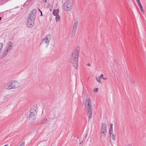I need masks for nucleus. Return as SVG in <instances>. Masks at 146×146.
<instances>
[{
	"mask_svg": "<svg viewBox=\"0 0 146 146\" xmlns=\"http://www.w3.org/2000/svg\"><path fill=\"white\" fill-rule=\"evenodd\" d=\"M80 51V48L78 46L76 47L72 53L69 60V62L73 65L76 69H77L78 67V59Z\"/></svg>",
	"mask_w": 146,
	"mask_h": 146,
	"instance_id": "f257e3e1",
	"label": "nucleus"
},
{
	"mask_svg": "<svg viewBox=\"0 0 146 146\" xmlns=\"http://www.w3.org/2000/svg\"><path fill=\"white\" fill-rule=\"evenodd\" d=\"M36 11V9H33L29 14L27 23V26L29 28L32 27L34 25Z\"/></svg>",
	"mask_w": 146,
	"mask_h": 146,
	"instance_id": "f03ea898",
	"label": "nucleus"
},
{
	"mask_svg": "<svg viewBox=\"0 0 146 146\" xmlns=\"http://www.w3.org/2000/svg\"><path fill=\"white\" fill-rule=\"evenodd\" d=\"M13 46V44L12 42L9 41L7 43L5 49L4 50L3 54L1 55V58L4 57L11 52Z\"/></svg>",
	"mask_w": 146,
	"mask_h": 146,
	"instance_id": "7ed1b4c3",
	"label": "nucleus"
},
{
	"mask_svg": "<svg viewBox=\"0 0 146 146\" xmlns=\"http://www.w3.org/2000/svg\"><path fill=\"white\" fill-rule=\"evenodd\" d=\"M73 1L72 0H68L64 2L63 4L64 10L66 11H69L72 8Z\"/></svg>",
	"mask_w": 146,
	"mask_h": 146,
	"instance_id": "20e7f679",
	"label": "nucleus"
},
{
	"mask_svg": "<svg viewBox=\"0 0 146 146\" xmlns=\"http://www.w3.org/2000/svg\"><path fill=\"white\" fill-rule=\"evenodd\" d=\"M52 38V36L50 34H48L46 35L42 40V43L45 44L46 47H47L49 44Z\"/></svg>",
	"mask_w": 146,
	"mask_h": 146,
	"instance_id": "39448f33",
	"label": "nucleus"
},
{
	"mask_svg": "<svg viewBox=\"0 0 146 146\" xmlns=\"http://www.w3.org/2000/svg\"><path fill=\"white\" fill-rule=\"evenodd\" d=\"M9 84L7 88V89H15L18 86V83L15 80L11 81Z\"/></svg>",
	"mask_w": 146,
	"mask_h": 146,
	"instance_id": "423d86ee",
	"label": "nucleus"
},
{
	"mask_svg": "<svg viewBox=\"0 0 146 146\" xmlns=\"http://www.w3.org/2000/svg\"><path fill=\"white\" fill-rule=\"evenodd\" d=\"M37 111L36 108H31L30 110L29 118L34 119L36 115Z\"/></svg>",
	"mask_w": 146,
	"mask_h": 146,
	"instance_id": "0eeeda50",
	"label": "nucleus"
},
{
	"mask_svg": "<svg viewBox=\"0 0 146 146\" xmlns=\"http://www.w3.org/2000/svg\"><path fill=\"white\" fill-rule=\"evenodd\" d=\"M85 105L87 109L92 108L91 100L90 98H88L86 99Z\"/></svg>",
	"mask_w": 146,
	"mask_h": 146,
	"instance_id": "6e6552de",
	"label": "nucleus"
},
{
	"mask_svg": "<svg viewBox=\"0 0 146 146\" xmlns=\"http://www.w3.org/2000/svg\"><path fill=\"white\" fill-rule=\"evenodd\" d=\"M86 111L87 116L89 119H91L92 117V108H88L86 109Z\"/></svg>",
	"mask_w": 146,
	"mask_h": 146,
	"instance_id": "1a4fd4ad",
	"label": "nucleus"
},
{
	"mask_svg": "<svg viewBox=\"0 0 146 146\" xmlns=\"http://www.w3.org/2000/svg\"><path fill=\"white\" fill-rule=\"evenodd\" d=\"M101 131H107V126L105 123H103L101 125Z\"/></svg>",
	"mask_w": 146,
	"mask_h": 146,
	"instance_id": "9d476101",
	"label": "nucleus"
},
{
	"mask_svg": "<svg viewBox=\"0 0 146 146\" xmlns=\"http://www.w3.org/2000/svg\"><path fill=\"white\" fill-rule=\"evenodd\" d=\"M78 22L77 21H75L73 25V27L72 29V30H74V31H76L78 26Z\"/></svg>",
	"mask_w": 146,
	"mask_h": 146,
	"instance_id": "9b49d317",
	"label": "nucleus"
},
{
	"mask_svg": "<svg viewBox=\"0 0 146 146\" xmlns=\"http://www.w3.org/2000/svg\"><path fill=\"white\" fill-rule=\"evenodd\" d=\"M59 11V10L58 9H54L53 10V14L55 16H57L58 15V14Z\"/></svg>",
	"mask_w": 146,
	"mask_h": 146,
	"instance_id": "f8f14e48",
	"label": "nucleus"
},
{
	"mask_svg": "<svg viewBox=\"0 0 146 146\" xmlns=\"http://www.w3.org/2000/svg\"><path fill=\"white\" fill-rule=\"evenodd\" d=\"M47 119L46 118H43L40 121V124H44L46 123L47 122Z\"/></svg>",
	"mask_w": 146,
	"mask_h": 146,
	"instance_id": "ddd939ff",
	"label": "nucleus"
},
{
	"mask_svg": "<svg viewBox=\"0 0 146 146\" xmlns=\"http://www.w3.org/2000/svg\"><path fill=\"white\" fill-rule=\"evenodd\" d=\"M106 131H100L101 137H105L106 135Z\"/></svg>",
	"mask_w": 146,
	"mask_h": 146,
	"instance_id": "4468645a",
	"label": "nucleus"
},
{
	"mask_svg": "<svg viewBox=\"0 0 146 146\" xmlns=\"http://www.w3.org/2000/svg\"><path fill=\"white\" fill-rule=\"evenodd\" d=\"M138 6L140 8L141 11L143 13V14H144V11L143 9V8L141 4H138Z\"/></svg>",
	"mask_w": 146,
	"mask_h": 146,
	"instance_id": "2eb2a0df",
	"label": "nucleus"
},
{
	"mask_svg": "<svg viewBox=\"0 0 146 146\" xmlns=\"http://www.w3.org/2000/svg\"><path fill=\"white\" fill-rule=\"evenodd\" d=\"M56 21L57 22L59 21L60 20V16L58 15L57 16H56Z\"/></svg>",
	"mask_w": 146,
	"mask_h": 146,
	"instance_id": "dca6fc26",
	"label": "nucleus"
},
{
	"mask_svg": "<svg viewBox=\"0 0 146 146\" xmlns=\"http://www.w3.org/2000/svg\"><path fill=\"white\" fill-rule=\"evenodd\" d=\"M76 31H74V30L72 31V33L71 35V38H73L74 37V36H75L76 34Z\"/></svg>",
	"mask_w": 146,
	"mask_h": 146,
	"instance_id": "f3484780",
	"label": "nucleus"
},
{
	"mask_svg": "<svg viewBox=\"0 0 146 146\" xmlns=\"http://www.w3.org/2000/svg\"><path fill=\"white\" fill-rule=\"evenodd\" d=\"M110 137H111L112 139L113 140H115V137L113 133L110 134Z\"/></svg>",
	"mask_w": 146,
	"mask_h": 146,
	"instance_id": "a211bd4d",
	"label": "nucleus"
},
{
	"mask_svg": "<svg viewBox=\"0 0 146 146\" xmlns=\"http://www.w3.org/2000/svg\"><path fill=\"white\" fill-rule=\"evenodd\" d=\"M3 46V43L2 42L0 43V50H2V48Z\"/></svg>",
	"mask_w": 146,
	"mask_h": 146,
	"instance_id": "6ab92c4d",
	"label": "nucleus"
},
{
	"mask_svg": "<svg viewBox=\"0 0 146 146\" xmlns=\"http://www.w3.org/2000/svg\"><path fill=\"white\" fill-rule=\"evenodd\" d=\"M109 132L110 134L112 133H113V129L110 128L109 129Z\"/></svg>",
	"mask_w": 146,
	"mask_h": 146,
	"instance_id": "aec40b11",
	"label": "nucleus"
},
{
	"mask_svg": "<svg viewBox=\"0 0 146 146\" xmlns=\"http://www.w3.org/2000/svg\"><path fill=\"white\" fill-rule=\"evenodd\" d=\"M96 80L98 82L100 83L101 82V79L99 77L96 78Z\"/></svg>",
	"mask_w": 146,
	"mask_h": 146,
	"instance_id": "412c9836",
	"label": "nucleus"
},
{
	"mask_svg": "<svg viewBox=\"0 0 146 146\" xmlns=\"http://www.w3.org/2000/svg\"><path fill=\"white\" fill-rule=\"evenodd\" d=\"M25 144V142L23 141L21 144L19 146H24Z\"/></svg>",
	"mask_w": 146,
	"mask_h": 146,
	"instance_id": "4be33fe9",
	"label": "nucleus"
},
{
	"mask_svg": "<svg viewBox=\"0 0 146 146\" xmlns=\"http://www.w3.org/2000/svg\"><path fill=\"white\" fill-rule=\"evenodd\" d=\"M113 124L112 123H111L110 125V128L113 129Z\"/></svg>",
	"mask_w": 146,
	"mask_h": 146,
	"instance_id": "5701e85b",
	"label": "nucleus"
},
{
	"mask_svg": "<svg viewBox=\"0 0 146 146\" xmlns=\"http://www.w3.org/2000/svg\"><path fill=\"white\" fill-rule=\"evenodd\" d=\"M136 1L138 5L141 4L140 0H137Z\"/></svg>",
	"mask_w": 146,
	"mask_h": 146,
	"instance_id": "b1692460",
	"label": "nucleus"
},
{
	"mask_svg": "<svg viewBox=\"0 0 146 146\" xmlns=\"http://www.w3.org/2000/svg\"><path fill=\"white\" fill-rule=\"evenodd\" d=\"M99 77L100 78H104V77H103V74H101L100 75V77Z\"/></svg>",
	"mask_w": 146,
	"mask_h": 146,
	"instance_id": "393cba45",
	"label": "nucleus"
},
{
	"mask_svg": "<svg viewBox=\"0 0 146 146\" xmlns=\"http://www.w3.org/2000/svg\"><path fill=\"white\" fill-rule=\"evenodd\" d=\"M98 88H96L94 91L95 92H98Z\"/></svg>",
	"mask_w": 146,
	"mask_h": 146,
	"instance_id": "a878e982",
	"label": "nucleus"
},
{
	"mask_svg": "<svg viewBox=\"0 0 146 146\" xmlns=\"http://www.w3.org/2000/svg\"><path fill=\"white\" fill-rule=\"evenodd\" d=\"M87 66H90V63H88L87 64Z\"/></svg>",
	"mask_w": 146,
	"mask_h": 146,
	"instance_id": "bb28decb",
	"label": "nucleus"
},
{
	"mask_svg": "<svg viewBox=\"0 0 146 146\" xmlns=\"http://www.w3.org/2000/svg\"><path fill=\"white\" fill-rule=\"evenodd\" d=\"M102 79L104 80H106L107 79V78H102Z\"/></svg>",
	"mask_w": 146,
	"mask_h": 146,
	"instance_id": "cd10ccee",
	"label": "nucleus"
},
{
	"mask_svg": "<svg viewBox=\"0 0 146 146\" xmlns=\"http://www.w3.org/2000/svg\"><path fill=\"white\" fill-rule=\"evenodd\" d=\"M44 3H45L46 2L47 0H43Z\"/></svg>",
	"mask_w": 146,
	"mask_h": 146,
	"instance_id": "c85d7f7f",
	"label": "nucleus"
},
{
	"mask_svg": "<svg viewBox=\"0 0 146 146\" xmlns=\"http://www.w3.org/2000/svg\"><path fill=\"white\" fill-rule=\"evenodd\" d=\"M125 146H131V145L129 144H127L125 145Z\"/></svg>",
	"mask_w": 146,
	"mask_h": 146,
	"instance_id": "c756f323",
	"label": "nucleus"
},
{
	"mask_svg": "<svg viewBox=\"0 0 146 146\" xmlns=\"http://www.w3.org/2000/svg\"><path fill=\"white\" fill-rule=\"evenodd\" d=\"M40 13H41V15H42V12L41 11H40Z\"/></svg>",
	"mask_w": 146,
	"mask_h": 146,
	"instance_id": "7c9ffc66",
	"label": "nucleus"
},
{
	"mask_svg": "<svg viewBox=\"0 0 146 146\" xmlns=\"http://www.w3.org/2000/svg\"><path fill=\"white\" fill-rule=\"evenodd\" d=\"M38 10L40 12L41 11L39 9H38Z\"/></svg>",
	"mask_w": 146,
	"mask_h": 146,
	"instance_id": "2f4dec72",
	"label": "nucleus"
},
{
	"mask_svg": "<svg viewBox=\"0 0 146 146\" xmlns=\"http://www.w3.org/2000/svg\"><path fill=\"white\" fill-rule=\"evenodd\" d=\"M1 19V17H0V20Z\"/></svg>",
	"mask_w": 146,
	"mask_h": 146,
	"instance_id": "473e14b6",
	"label": "nucleus"
}]
</instances>
